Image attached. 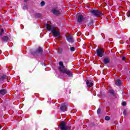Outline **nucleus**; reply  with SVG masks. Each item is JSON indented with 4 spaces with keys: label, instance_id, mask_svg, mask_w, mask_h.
I'll use <instances>...</instances> for the list:
<instances>
[{
    "label": "nucleus",
    "instance_id": "obj_23",
    "mask_svg": "<svg viewBox=\"0 0 130 130\" xmlns=\"http://www.w3.org/2000/svg\"><path fill=\"white\" fill-rule=\"evenodd\" d=\"M101 112V110L100 109H98L97 111L98 114H100Z\"/></svg>",
    "mask_w": 130,
    "mask_h": 130
},
{
    "label": "nucleus",
    "instance_id": "obj_8",
    "mask_svg": "<svg viewBox=\"0 0 130 130\" xmlns=\"http://www.w3.org/2000/svg\"><path fill=\"white\" fill-rule=\"evenodd\" d=\"M52 13L53 14V15H55L56 16H59V15L61 14L60 11L55 9L52 10Z\"/></svg>",
    "mask_w": 130,
    "mask_h": 130
},
{
    "label": "nucleus",
    "instance_id": "obj_25",
    "mask_svg": "<svg viewBox=\"0 0 130 130\" xmlns=\"http://www.w3.org/2000/svg\"><path fill=\"white\" fill-rule=\"evenodd\" d=\"M23 10H27L28 9V6H24L23 8Z\"/></svg>",
    "mask_w": 130,
    "mask_h": 130
},
{
    "label": "nucleus",
    "instance_id": "obj_18",
    "mask_svg": "<svg viewBox=\"0 0 130 130\" xmlns=\"http://www.w3.org/2000/svg\"><path fill=\"white\" fill-rule=\"evenodd\" d=\"M59 65L60 66L59 67H64V66H63V62H62V61L59 62Z\"/></svg>",
    "mask_w": 130,
    "mask_h": 130
},
{
    "label": "nucleus",
    "instance_id": "obj_2",
    "mask_svg": "<svg viewBox=\"0 0 130 130\" xmlns=\"http://www.w3.org/2000/svg\"><path fill=\"white\" fill-rule=\"evenodd\" d=\"M58 70L60 73H62V74H66L69 77H73V73H72V71L68 70V69L66 68L64 66L59 67Z\"/></svg>",
    "mask_w": 130,
    "mask_h": 130
},
{
    "label": "nucleus",
    "instance_id": "obj_15",
    "mask_svg": "<svg viewBox=\"0 0 130 130\" xmlns=\"http://www.w3.org/2000/svg\"><path fill=\"white\" fill-rule=\"evenodd\" d=\"M109 93L111 94V95H112V96H113L114 97H115V96L116 95L115 93H114V90L112 89H110L109 90Z\"/></svg>",
    "mask_w": 130,
    "mask_h": 130
},
{
    "label": "nucleus",
    "instance_id": "obj_22",
    "mask_svg": "<svg viewBox=\"0 0 130 130\" xmlns=\"http://www.w3.org/2000/svg\"><path fill=\"white\" fill-rule=\"evenodd\" d=\"M4 34V29H1V31L0 32V36H2Z\"/></svg>",
    "mask_w": 130,
    "mask_h": 130
},
{
    "label": "nucleus",
    "instance_id": "obj_30",
    "mask_svg": "<svg viewBox=\"0 0 130 130\" xmlns=\"http://www.w3.org/2000/svg\"><path fill=\"white\" fill-rule=\"evenodd\" d=\"M77 35L78 36H80V35H81V33H78V34H77Z\"/></svg>",
    "mask_w": 130,
    "mask_h": 130
},
{
    "label": "nucleus",
    "instance_id": "obj_14",
    "mask_svg": "<svg viewBox=\"0 0 130 130\" xmlns=\"http://www.w3.org/2000/svg\"><path fill=\"white\" fill-rule=\"evenodd\" d=\"M122 83V82H121V81H120V80L119 79H117L115 82V84L116 85V86H118V87H119V86H120L121 84Z\"/></svg>",
    "mask_w": 130,
    "mask_h": 130
},
{
    "label": "nucleus",
    "instance_id": "obj_5",
    "mask_svg": "<svg viewBox=\"0 0 130 130\" xmlns=\"http://www.w3.org/2000/svg\"><path fill=\"white\" fill-rule=\"evenodd\" d=\"M96 55L99 56V57H103L104 55V51L102 49L98 48L96 50Z\"/></svg>",
    "mask_w": 130,
    "mask_h": 130
},
{
    "label": "nucleus",
    "instance_id": "obj_13",
    "mask_svg": "<svg viewBox=\"0 0 130 130\" xmlns=\"http://www.w3.org/2000/svg\"><path fill=\"white\" fill-rule=\"evenodd\" d=\"M103 62L105 64H107L109 62H110V59L108 58H105L103 60Z\"/></svg>",
    "mask_w": 130,
    "mask_h": 130
},
{
    "label": "nucleus",
    "instance_id": "obj_28",
    "mask_svg": "<svg viewBox=\"0 0 130 130\" xmlns=\"http://www.w3.org/2000/svg\"><path fill=\"white\" fill-rule=\"evenodd\" d=\"M92 24H93V22H90V23L88 24V26H92Z\"/></svg>",
    "mask_w": 130,
    "mask_h": 130
},
{
    "label": "nucleus",
    "instance_id": "obj_7",
    "mask_svg": "<svg viewBox=\"0 0 130 130\" xmlns=\"http://www.w3.org/2000/svg\"><path fill=\"white\" fill-rule=\"evenodd\" d=\"M66 39L68 42H70L71 43H73V42L75 41L74 38H73V36L71 35L66 36Z\"/></svg>",
    "mask_w": 130,
    "mask_h": 130
},
{
    "label": "nucleus",
    "instance_id": "obj_17",
    "mask_svg": "<svg viewBox=\"0 0 130 130\" xmlns=\"http://www.w3.org/2000/svg\"><path fill=\"white\" fill-rule=\"evenodd\" d=\"M7 76L3 75L2 76V77L0 78V81H5V79H6Z\"/></svg>",
    "mask_w": 130,
    "mask_h": 130
},
{
    "label": "nucleus",
    "instance_id": "obj_4",
    "mask_svg": "<svg viewBox=\"0 0 130 130\" xmlns=\"http://www.w3.org/2000/svg\"><path fill=\"white\" fill-rule=\"evenodd\" d=\"M90 13L95 17H102L103 14L98 10H91Z\"/></svg>",
    "mask_w": 130,
    "mask_h": 130
},
{
    "label": "nucleus",
    "instance_id": "obj_6",
    "mask_svg": "<svg viewBox=\"0 0 130 130\" xmlns=\"http://www.w3.org/2000/svg\"><path fill=\"white\" fill-rule=\"evenodd\" d=\"M42 49L40 47H39L36 51L32 52L33 55H38V54H41L42 53Z\"/></svg>",
    "mask_w": 130,
    "mask_h": 130
},
{
    "label": "nucleus",
    "instance_id": "obj_19",
    "mask_svg": "<svg viewBox=\"0 0 130 130\" xmlns=\"http://www.w3.org/2000/svg\"><path fill=\"white\" fill-rule=\"evenodd\" d=\"M70 50H71V51H72V52L75 51L76 50V49L74 47H71L70 48Z\"/></svg>",
    "mask_w": 130,
    "mask_h": 130
},
{
    "label": "nucleus",
    "instance_id": "obj_32",
    "mask_svg": "<svg viewBox=\"0 0 130 130\" xmlns=\"http://www.w3.org/2000/svg\"><path fill=\"white\" fill-rule=\"evenodd\" d=\"M24 2H27V0H24Z\"/></svg>",
    "mask_w": 130,
    "mask_h": 130
},
{
    "label": "nucleus",
    "instance_id": "obj_11",
    "mask_svg": "<svg viewBox=\"0 0 130 130\" xmlns=\"http://www.w3.org/2000/svg\"><path fill=\"white\" fill-rule=\"evenodd\" d=\"M7 94V90L4 89L0 90V96H4Z\"/></svg>",
    "mask_w": 130,
    "mask_h": 130
},
{
    "label": "nucleus",
    "instance_id": "obj_1",
    "mask_svg": "<svg viewBox=\"0 0 130 130\" xmlns=\"http://www.w3.org/2000/svg\"><path fill=\"white\" fill-rule=\"evenodd\" d=\"M45 27H46L47 30H51L52 33H53L54 37L56 38H59L60 37V34L59 31H57L56 29H52V26L49 25V24H45Z\"/></svg>",
    "mask_w": 130,
    "mask_h": 130
},
{
    "label": "nucleus",
    "instance_id": "obj_3",
    "mask_svg": "<svg viewBox=\"0 0 130 130\" xmlns=\"http://www.w3.org/2000/svg\"><path fill=\"white\" fill-rule=\"evenodd\" d=\"M59 128L61 130H70L71 127L67 125V122L61 121L59 125Z\"/></svg>",
    "mask_w": 130,
    "mask_h": 130
},
{
    "label": "nucleus",
    "instance_id": "obj_31",
    "mask_svg": "<svg viewBox=\"0 0 130 130\" xmlns=\"http://www.w3.org/2000/svg\"><path fill=\"white\" fill-rule=\"evenodd\" d=\"M1 128H2V126H1V125H0V129H1Z\"/></svg>",
    "mask_w": 130,
    "mask_h": 130
},
{
    "label": "nucleus",
    "instance_id": "obj_29",
    "mask_svg": "<svg viewBox=\"0 0 130 130\" xmlns=\"http://www.w3.org/2000/svg\"><path fill=\"white\" fill-rule=\"evenodd\" d=\"M122 59L123 60H125V57H122Z\"/></svg>",
    "mask_w": 130,
    "mask_h": 130
},
{
    "label": "nucleus",
    "instance_id": "obj_27",
    "mask_svg": "<svg viewBox=\"0 0 130 130\" xmlns=\"http://www.w3.org/2000/svg\"><path fill=\"white\" fill-rule=\"evenodd\" d=\"M126 15L128 17H130V10L127 13Z\"/></svg>",
    "mask_w": 130,
    "mask_h": 130
},
{
    "label": "nucleus",
    "instance_id": "obj_21",
    "mask_svg": "<svg viewBox=\"0 0 130 130\" xmlns=\"http://www.w3.org/2000/svg\"><path fill=\"white\" fill-rule=\"evenodd\" d=\"M45 5V2H44V1H42L41 3V7H43V6H44Z\"/></svg>",
    "mask_w": 130,
    "mask_h": 130
},
{
    "label": "nucleus",
    "instance_id": "obj_16",
    "mask_svg": "<svg viewBox=\"0 0 130 130\" xmlns=\"http://www.w3.org/2000/svg\"><path fill=\"white\" fill-rule=\"evenodd\" d=\"M9 40V37L8 36H4L2 37V41H4L5 42H7Z\"/></svg>",
    "mask_w": 130,
    "mask_h": 130
},
{
    "label": "nucleus",
    "instance_id": "obj_20",
    "mask_svg": "<svg viewBox=\"0 0 130 130\" xmlns=\"http://www.w3.org/2000/svg\"><path fill=\"white\" fill-rule=\"evenodd\" d=\"M105 120H110V117L108 116L105 117Z\"/></svg>",
    "mask_w": 130,
    "mask_h": 130
},
{
    "label": "nucleus",
    "instance_id": "obj_10",
    "mask_svg": "<svg viewBox=\"0 0 130 130\" xmlns=\"http://www.w3.org/2000/svg\"><path fill=\"white\" fill-rule=\"evenodd\" d=\"M77 16L78 17L79 23H81V22H82L83 20H84V17H83V16L81 15H77Z\"/></svg>",
    "mask_w": 130,
    "mask_h": 130
},
{
    "label": "nucleus",
    "instance_id": "obj_26",
    "mask_svg": "<svg viewBox=\"0 0 130 130\" xmlns=\"http://www.w3.org/2000/svg\"><path fill=\"white\" fill-rule=\"evenodd\" d=\"M123 113L124 115H126V113H127L126 110H124Z\"/></svg>",
    "mask_w": 130,
    "mask_h": 130
},
{
    "label": "nucleus",
    "instance_id": "obj_12",
    "mask_svg": "<svg viewBox=\"0 0 130 130\" xmlns=\"http://www.w3.org/2000/svg\"><path fill=\"white\" fill-rule=\"evenodd\" d=\"M67 105H64V104H62L61 107H60V110H61V111H66V109H67Z\"/></svg>",
    "mask_w": 130,
    "mask_h": 130
},
{
    "label": "nucleus",
    "instance_id": "obj_9",
    "mask_svg": "<svg viewBox=\"0 0 130 130\" xmlns=\"http://www.w3.org/2000/svg\"><path fill=\"white\" fill-rule=\"evenodd\" d=\"M86 85L88 88H91V87L93 86V83H92V81H91V80H87Z\"/></svg>",
    "mask_w": 130,
    "mask_h": 130
},
{
    "label": "nucleus",
    "instance_id": "obj_24",
    "mask_svg": "<svg viewBox=\"0 0 130 130\" xmlns=\"http://www.w3.org/2000/svg\"><path fill=\"white\" fill-rule=\"evenodd\" d=\"M122 105L123 106H125V105H126V103L125 102H123L122 103Z\"/></svg>",
    "mask_w": 130,
    "mask_h": 130
}]
</instances>
